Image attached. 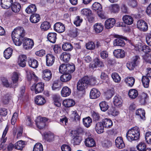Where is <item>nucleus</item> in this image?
I'll return each instance as SVG.
<instances>
[{
    "label": "nucleus",
    "mask_w": 151,
    "mask_h": 151,
    "mask_svg": "<svg viewBox=\"0 0 151 151\" xmlns=\"http://www.w3.org/2000/svg\"><path fill=\"white\" fill-rule=\"evenodd\" d=\"M92 123V120L90 117H88L83 118V123L84 125L87 128L90 127Z\"/></svg>",
    "instance_id": "a19ab883"
},
{
    "label": "nucleus",
    "mask_w": 151,
    "mask_h": 151,
    "mask_svg": "<svg viewBox=\"0 0 151 151\" xmlns=\"http://www.w3.org/2000/svg\"><path fill=\"white\" fill-rule=\"evenodd\" d=\"M1 81L2 84L6 87L14 88V87L12 86V83H11L10 84L8 82V80L4 78H2L1 79Z\"/></svg>",
    "instance_id": "680f3d73"
},
{
    "label": "nucleus",
    "mask_w": 151,
    "mask_h": 151,
    "mask_svg": "<svg viewBox=\"0 0 151 151\" xmlns=\"http://www.w3.org/2000/svg\"><path fill=\"white\" fill-rule=\"evenodd\" d=\"M84 77H87L88 78V85L89 84L93 86L96 83V80L95 78L89 77L87 76H85Z\"/></svg>",
    "instance_id": "bf43d9fd"
},
{
    "label": "nucleus",
    "mask_w": 151,
    "mask_h": 151,
    "mask_svg": "<svg viewBox=\"0 0 151 151\" xmlns=\"http://www.w3.org/2000/svg\"><path fill=\"white\" fill-rule=\"evenodd\" d=\"M42 78L46 81H49L51 78L52 73L50 70L49 69H45L42 72Z\"/></svg>",
    "instance_id": "1a4fd4ad"
},
{
    "label": "nucleus",
    "mask_w": 151,
    "mask_h": 151,
    "mask_svg": "<svg viewBox=\"0 0 151 151\" xmlns=\"http://www.w3.org/2000/svg\"><path fill=\"white\" fill-rule=\"evenodd\" d=\"M122 19L125 23L129 25L132 24L133 22V18L128 15L124 16L122 18Z\"/></svg>",
    "instance_id": "f704fd0d"
},
{
    "label": "nucleus",
    "mask_w": 151,
    "mask_h": 151,
    "mask_svg": "<svg viewBox=\"0 0 151 151\" xmlns=\"http://www.w3.org/2000/svg\"><path fill=\"white\" fill-rule=\"evenodd\" d=\"M101 122L105 128H110L113 125L112 121L109 119L105 118L104 119L102 120Z\"/></svg>",
    "instance_id": "4be33fe9"
},
{
    "label": "nucleus",
    "mask_w": 151,
    "mask_h": 151,
    "mask_svg": "<svg viewBox=\"0 0 151 151\" xmlns=\"http://www.w3.org/2000/svg\"><path fill=\"white\" fill-rule=\"evenodd\" d=\"M116 23V21L114 18H110L106 20L105 22V26L107 29H109L113 27Z\"/></svg>",
    "instance_id": "2eb2a0df"
},
{
    "label": "nucleus",
    "mask_w": 151,
    "mask_h": 151,
    "mask_svg": "<svg viewBox=\"0 0 151 151\" xmlns=\"http://www.w3.org/2000/svg\"><path fill=\"white\" fill-rule=\"evenodd\" d=\"M61 93L63 97H67L71 94V90L67 86L64 87L61 91Z\"/></svg>",
    "instance_id": "393cba45"
},
{
    "label": "nucleus",
    "mask_w": 151,
    "mask_h": 151,
    "mask_svg": "<svg viewBox=\"0 0 151 151\" xmlns=\"http://www.w3.org/2000/svg\"><path fill=\"white\" fill-rule=\"evenodd\" d=\"M49 120L47 118L39 117L37 118L36 123L37 127L42 129L45 126V123Z\"/></svg>",
    "instance_id": "20e7f679"
},
{
    "label": "nucleus",
    "mask_w": 151,
    "mask_h": 151,
    "mask_svg": "<svg viewBox=\"0 0 151 151\" xmlns=\"http://www.w3.org/2000/svg\"><path fill=\"white\" fill-rule=\"evenodd\" d=\"M21 75L18 72H14L12 77V81L11 83L14 88H16L18 86L17 82Z\"/></svg>",
    "instance_id": "6e6552de"
},
{
    "label": "nucleus",
    "mask_w": 151,
    "mask_h": 151,
    "mask_svg": "<svg viewBox=\"0 0 151 151\" xmlns=\"http://www.w3.org/2000/svg\"><path fill=\"white\" fill-rule=\"evenodd\" d=\"M137 26L139 29L143 32L146 31L148 29L147 24L142 20H139L137 21Z\"/></svg>",
    "instance_id": "423d86ee"
},
{
    "label": "nucleus",
    "mask_w": 151,
    "mask_h": 151,
    "mask_svg": "<svg viewBox=\"0 0 151 151\" xmlns=\"http://www.w3.org/2000/svg\"><path fill=\"white\" fill-rule=\"evenodd\" d=\"M71 78V76L70 73H66L61 76L60 80L62 82H66L69 81Z\"/></svg>",
    "instance_id": "58836bf2"
},
{
    "label": "nucleus",
    "mask_w": 151,
    "mask_h": 151,
    "mask_svg": "<svg viewBox=\"0 0 151 151\" xmlns=\"http://www.w3.org/2000/svg\"><path fill=\"white\" fill-rule=\"evenodd\" d=\"M28 62L29 66L34 68H37L39 65L38 61L35 59L30 58L28 59Z\"/></svg>",
    "instance_id": "a878e982"
},
{
    "label": "nucleus",
    "mask_w": 151,
    "mask_h": 151,
    "mask_svg": "<svg viewBox=\"0 0 151 151\" xmlns=\"http://www.w3.org/2000/svg\"><path fill=\"white\" fill-rule=\"evenodd\" d=\"M86 48L88 50H93L95 47V45L94 43L92 41L89 42L86 44Z\"/></svg>",
    "instance_id": "0e129e2a"
},
{
    "label": "nucleus",
    "mask_w": 151,
    "mask_h": 151,
    "mask_svg": "<svg viewBox=\"0 0 151 151\" xmlns=\"http://www.w3.org/2000/svg\"><path fill=\"white\" fill-rule=\"evenodd\" d=\"M111 76L112 78L115 82L118 83L120 82L121 78L117 73H113Z\"/></svg>",
    "instance_id": "864d4df0"
},
{
    "label": "nucleus",
    "mask_w": 151,
    "mask_h": 151,
    "mask_svg": "<svg viewBox=\"0 0 151 151\" xmlns=\"http://www.w3.org/2000/svg\"><path fill=\"white\" fill-rule=\"evenodd\" d=\"M135 81L134 78L132 77H127L125 79V81L128 84V86L132 87L134 84Z\"/></svg>",
    "instance_id": "8fccbe9b"
},
{
    "label": "nucleus",
    "mask_w": 151,
    "mask_h": 151,
    "mask_svg": "<svg viewBox=\"0 0 151 151\" xmlns=\"http://www.w3.org/2000/svg\"><path fill=\"white\" fill-rule=\"evenodd\" d=\"M86 145L88 147H93L96 145V142L93 139L88 137L86 139L85 141Z\"/></svg>",
    "instance_id": "b1692460"
},
{
    "label": "nucleus",
    "mask_w": 151,
    "mask_h": 151,
    "mask_svg": "<svg viewBox=\"0 0 151 151\" xmlns=\"http://www.w3.org/2000/svg\"><path fill=\"white\" fill-rule=\"evenodd\" d=\"M95 129L97 133L99 134L104 132V127L101 122H98L96 124Z\"/></svg>",
    "instance_id": "5701e85b"
},
{
    "label": "nucleus",
    "mask_w": 151,
    "mask_h": 151,
    "mask_svg": "<svg viewBox=\"0 0 151 151\" xmlns=\"http://www.w3.org/2000/svg\"><path fill=\"white\" fill-rule=\"evenodd\" d=\"M33 40L30 39L25 38L24 41L23 47L25 50L31 49L34 45Z\"/></svg>",
    "instance_id": "39448f33"
},
{
    "label": "nucleus",
    "mask_w": 151,
    "mask_h": 151,
    "mask_svg": "<svg viewBox=\"0 0 151 151\" xmlns=\"http://www.w3.org/2000/svg\"><path fill=\"white\" fill-rule=\"evenodd\" d=\"M128 94L131 98L134 99L137 96L138 92L137 90L135 89H132L129 91Z\"/></svg>",
    "instance_id": "a18cd8bd"
},
{
    "label": "nucleus",
    "mask_w": 151,
    "mask_h": 151,
    "mask_svg": "<svg viewBox=\"0 0 151 151\" xmlns=\"http://www.w3.org/2000/svg\"><path fill=\"white\" fill-rule=\"evenodd\" d=\"M120 9L119 5L114 4L112 5L110 7V10L111 12L116 13L118 12Z\"/></svg>",
    "instance_id": "603ef678"
},
{
    "label": "nucleus",
    "mask_w": 151,
    "mask_h": 151,
    "mask_svg": "<svg viewBox=\"0 0 151 151\" xmlns=\"http://www.w3.org/2000/svg\"><path fill=\"white\" fill-rule=\"evenodd\" d=\"M115 143L116 147L119 149L122 148L125 146V145L121 137H118L115 140Z\"/></svg>",
    "instance_id": "412c9836"
},
{
    "label": "nucleus",
    "mask_w": 151,
    "mask_h": 151,
    "mask_svg": "<svg viewBox=\"0 0 151 151\" xmlns=\"http://www.w3.org/2000/svg\"><path fill=\"white\" fill-rule=\"evenodd\" d=\"M46 65L47 66H52L54 63L55 57L51 53L47 54L46 56Z\"/></svg>",
    "instance_id": "9d476101"
},
{
    "label": "nucleus",
    "mask_w": 151,
    "mask_h": 151,
    "mask_svg": "<svg viewBox=\"0 0 151 151\" xmlns=\"http://www.w3.org/2000/svg\"><path fill=\"white\" fill-rule=\"evenodd\" d=\"M26 62L27 57L25 55H21L19 56L18 62L20 66L24 67L26 65Z\"/></svg>",
    "instance_id": "dca6fc26"
},
{
    "label": "nucleus",
    "mask_w": 151,
    "mask_h": 151,
    "mask_svg": "<svg viewBox=\"0 0 151 151\" xmlns=\"http://www.w3.org/2000/svg\"><path fill=\"white\" fill-rule=\"evenodd\" d=\"M113 102L115 106L119 107L122 105L123 100L120 96L116 95L113 98Z\"/></svg>",
    "instance_id": "4468645a"
},
{
    "label": "nucleus",
    "mask_w": 151,
    "mask_h": 151,
    "mask_svg": "<svg viewBox=\"0 0 151 151\" xmlns=\"http://www.w3.org/2000/svg\"><path fill=\"white\" fill-rule=\"evenodd\" d=\"M37 10L36 6L34 4H31L28 6L25 9L26 12L28 14L35 13Z\"/></svg>",
    "instance_id": "7c9ffc66"
},
{
    "label": "nucleus",
    "mask_w": 151,
    "mask_h": 151,
    "mask_svg": "<svg viewBox=\"0 0 151 151\" xmlns=\"http://www.w3.org/2000/svg\"><path fill=\"white\" fill-rule=\"evenodd\" d=\"M113 53L115 57L117 58H122L125 56V52L122 50H115L113 52Z\"/></svg>",
    "instance_id": "6ab92c4d"
},
{
    "label": "nucleus",
    "mask_w": 151,
    "mask_h": 151,
    "mask_svg": "<svg viewBox=\"0 0 151 151\" xmlns=\"http://www.w3.org/2000/svg\"><path fill=\"white\" fill-rule=\"evenodd\" d=\"M59 70L60 73L61 74L67 72L66 64H62L59 67Z\"/></svg>",
    "instance_id": "69168bd1"
},
{
    "label": "nucleus",
    "mask_w": 151,
    "mask_h": 151,
    "mask_svg": "<svg viewBox=\"0 0 151 151\" xmlns=\"http://www.w3.org/2000/svg\"><path fill=\"white\" fill-rule=\"evenodd\" d=\"M83 21V19L80 16L76 17L74 19L73 23L76 26L78 27L80 25Z\"/></svg>",
    "instance_id": "5fc2aeb1"
},
{
    "label": "nucleus",
    "mask_w": 151,
    "mask_h": 151,
    "mask_svg": "<svg viewBox=\"0 0 151 151\" xmlns=\"http://www.w3.org/2000/svg\"><path fill=\"white\" fill-rule=\"evenodd\" d=\"M12 52L13 50L11 48L8 47L6 48L4 52V57L6 59H9L12 56Z\"/></svg>",
    "instance_id": "e433bc0d"
},
{
    "label": "nucleus",
    "mask_w": 151,
    "mask_h": 151,
    "mask_svg": "<svg viewBox=\"0 0 151 151\" xmlns=\"http://www.w3.org/2000/svg\"><path fill=\"white\" fill-rule=\"evenodd\" d=\"M104 29V26L101 23H97L93 25V29L96 33L101 32Z\"/></svg>",
    "instance_id": "cd10ccee"
},
{
    "label": "nucleus",
    "mask_w": 151,
    "mask_h": 151,
    "mask_svg": "<svg viewBox=\"0 0 151 151\" xmlns=\"http://www.w3.org/2000/svg\"><path fill=\"white\" fill-rule=\"evenodd\" d=\"M91 11L89 9H83L81 12V14L87 17H90L91 14Z\"/></svg>",
    "instance_id": "49530a36"
},
{
    "label": "nucleus",
    "mask_w": 151,
    "mask_h": 151,
    "mask_svg": "<svg viewBox=\"0 0 151 151\" xmlns=\"http://www.w3.org/2000/svg\"><path fill=\"white\" fill-rule=\"evenodd\" d=\"M137 149L140 151H144L146 148L145 144L143 142H141L137 145Z\"/></svg>",
    "instance_id": "052dcab7"
},
{
    "label": "nucleus",
    "mask_w": 151,
    "mask_h": 151,
    "mask_svg": "<svg viewBox=\"0 0 151 151\" xmlns=\"http://www.w3.org/2000/svg\"><path fill=\"white\" fill-rule=\"evenodd\" d=\"M145 139L147 143L151 144V132H148L146 133Z\"/></svg>",
    "instance_id": "338daca9"
},
{
    "label": "nucleus",
    "mask_w": 151,
    "mask_h": 151,
    "mask_svg": "<svg viewBox=\"0 0 151 151\" xmlns=\"http://www.w3.org/2000/svg\"><path fill=\"white\" fill-rule=\"evenodd\" d=\"M57 34L54 32H50L48 33L47 37L48 40L52 43L55 42L56 39Z\"/></svg>",
    "instance_id": "c756f323"
},
{
    "label": "nucleus",
    "mask_w": 151,
    "mask_h": 151,
    "mask_svg": "<svg viewBox=\"0 0 151 151\" xmlns=\"http://www.w3.org/2000/svg\"><path fill=\"white\" fill-rule=\"evenodd\" d=\"M11 7L12 11L15 13L18 12L21 8L20 4L16 2L13 3Z\"/></svg>",
    "instance_id": "c9c22d12"
},
{
    "label": "nucleus",
    "mask_w": 151,
    "mask_h": 151,
    "mask_svg": "<svg viewBox=\"0 0 151 151\" xmlns=\"http://www.w3.org/2000/svg\"><path fill=\"white\" fill-rule=\"evenodd\" d=\"M70 54L66 52H63L60 56V59L65 62H68L70 59Z\"/></svg>",
    "instance_id": "72a5a7b5"
},
{
    "label": "nucleus",
    "mask_w": 151,
    "mask_h": 151,
    "mask_svg": "<svg viewBox=\"0 0 151 151\" xmlns=\"http://www.w3.org/2000/svg\"><path fill=\"white\" fill-rule=\"evenodd\" d=\"M114 91L112 89H109L107 90L105 93V96L107 99H110L113 96Z\"/></svg>",
    "instance_id": "774afa93"
},
{
    "label": "nucleus",
    "mask_w": 151,
    "mask_h": 151,
    "mask_svg": "<svg viewBox=\"0 0 151 151\" xmlns=\"http://www.w3.org/2000/svg\"><path fill=\"white\" fill-rule=\"evenodd\" d=\"M71 136L73 137H74L73 138L74 145H79L82 140V137L78 134H75V136H74V134H71Z\"/></svg>",
    "instance_id": "c85d7f7f"
},
{
    "label": "nucleus",
    "mask_w": 151,
    "mask_h": 151,
    "mask_svg": "<svg viewBox=\"0 0 151 151\" xmlns=\"http://www.w3.org/2000/svg\"><path fill=\"white\" fill-rule=\"evenodd\" d=\"M142 81L144 86L145 88L148 87L150 80L147 76H143L142 79Z\"/></svg>",
    "instance_id": "de8ad7c7"
},
{
    "label": "nucleus",
    "mask_w": 151,
    "mask_h": 151,
    "mask_svg": "<svg viewBox=\"0 0 151 151\" xmlns=\"http://www.w3.org/2000/svg\"><path fill=\"white\" fill-rule=\"evenodd\" d=\"M14 43L16 46H19L22 43L23 38L12 37Z\"/></svg>",
    "instance_id": "13d9d810"
},
{
    "label": "nucleus",
    "mask_w": 151,
    "mask_h": 151,
    "mask_svg": "<svg viewBox=\"0 0 151 151\" xmlns=\"http://www.w3.org/2000/svg\"><path fill=\"white\" fill-rule=\"evenodd\" d=\"M25 34V31L23 28L18 27L15 28L12 34V37L23 38Z\"/></svg>",
    "instance_id": "f03ea898"
},
{
    "label": "nucleus",
    "mask_w": 151,
    "mask_h": 151,
    "mask_svg": "<svg viewBox=\"0 0 151 151\" xmlns=\"http://www.w3.org/2000/svg\"><path fill=\"white\" fill-rule=\"evenodd\" d=\"M50 27V23L47 21H44L41 24L40 28L42 31H47Z\"/></svg>",
    "instance_id": "ea45409f"
},
{
    "label": "nucleus",
    "mask_w": 151,
    "mask_h": 151,
    "mask_svg": "<svg viewBox=\"0 0 151 151\" xmlns=\"http://www.w3.org/2000/svg\"><path fill=\"white\" fill-rule=\"evenodd\" d=\"M40 17L39 14H35L31 16L30 18V22L33 23H36L40 20Z\"/></svg>",
    "instance_id": "473e14b6"
},
{
    "label": "nucleus",
    "mask_w": 151,
    "mask_h": 151,
    "mask_svg": "<svg viewBox=\"0 0 151 151\" xmlns=\"http://www.w3.org/2000/svg\"><path fill=\"white\" fill-rule=\"evenodd\" d=\"M67 72L71 73L73 72L75 70V66L74 65L66 64Z\"/></svg>",
    "instance_id": "e2e57ef3"
},
{
    "label": "nucleus",
    "mask_w": 151,
    "mask_h": 151,
    "mask_svg": "<svg viewBox=\"0 0 151 151\" xmlns=\"http://www.w3.org/2000/svg\"><path fill=\"white\" fill-rule=\"evenodd\" d=\"M140 130L138 127H135L128 130L126 134V137L129 141L138 140L139 137Z\"/></svg>",
    "instance_id": "f257e3e1"
},
{
    "label": "nucleus",
    "mask_w": 151,
    "mask_h": 151,
    "mask_svg": "<svg viewBox=\"0 0 151 151\" xmlns=\"http://www.w3.org/2000/svg\"><path fill=\"white\" fill-rule=\"evenodd\" d=\"M99 106L101 110L103 111H106L109 107L107 103L105 101L101 102L99 104Z\"/></svg>",
    "instance_id": "c03bdc74"
},
{
    "label": "nucleus",
    "mask_w": 151,
    "mask_h": 151,
    "mask_svg": "<svg viewBox=\"0 0 151 151\" xmlns=\"http://www.w3.org/2000/svg\"><path fill=\"white\" fill-rule=\"evenodd\" d=\"M44 139L47 142H50L54 140L55 135L50 132H45L44 133Z\"/></svg>",
    "instance_id": "ddd939ff"
},
{
    "label": "nucleus",
    "mask_w": 151,
    "mask_h": 151,
    "mask_svg": "<svg viewBox=\"0 0 151 151\" xmlns=\"http://www.w3.org/2000/svg\"><path fill=\"white\" fill-rule=\"evenodd\" d=\"M53 103L57 107H60L61 106L60 97L56 95L53 96Z\"/></svg>",
    "instance_id": "3c124183"
},
{
    "label": "nucleus",
    "mask_w": 151,
    "mask_h": 151,
    "mask_svg": "<svg viewBox=\"0 0 151 151\" xmlns=\"http://www.w3.org/2000/svg\"><path fill=\"white\" fill-rule=\"evenodd\" d=\"M88 78L87 77H83L77 83V89L79 91H83L87 87L88 83Z\"/></svg>",
    "instance_id": "7ed1b4c3"
},
{
    "label": "nucleus",
    "mask_w": 151,
    "mask_h": 151,
    "mask_svg": "<svg viewBox=\"0 0 151 151\" xmlns=\"http://www.w3.org/2000/svg\"><path fill=\"white\" fill-rule=\"evenodd\" d=\"M44 84L42 83H39L37 84L33 85L31 87L32 91L35 90L36 94L41 92L44 89Z\"/></svg>",
    "instance_id": "0eeeda50"
},
{
    "label": "nucleus",
    "mask_w": 151,
    "mask_h": 151,
    "mask_svg": "<svg viewBox=\"0 0 151 151\" xmlns=\"http://www.w3.org/2000/svg\"><path fill=\"white\" fill-rule=\"evenodd\" d=\"M1 6L3 9L10 8L13 3V0H1Z\"/></svg>",
    "instance_id": "f8f14e48"
},
{
    "label": "nucleus",
    "mask_w": 151,
    "mask_h": 151,
    "mask_svg": "<svg viewBox=\"0 0 151 151\" xmlns=\"http://www.w3.org/2000/svg\"><path fill=\"white\" fill-rule=\"evenodd\" d=\"M35 103L38 105H44L46 102V100L43 97L41 96H37L35 98Z\"/></svg>",
    "instance_id": "aec40b11"
},
{
    "label": "nucleus",
    "mask_w": 151,
    "mask_h": 151,
    "mask_svg": "<svg viewBox=\"0 0 151 151\" xmlns=\"http://www.w3.org/2000/svg\"><path fill=\"white\" fill-rule=\"evenodd\" d=\"M135 114L138 118L143 120L145 119V112L144 109H138L136 110Z\"/></svg>",
    "instance_id": "a211bd4d"
},
{
    "label": "nucleus",
    "mask_w": 151,
    "mask_h": 151,
    "mask_svg": "<svg viewBox=\"0 0 151 151\" xmlns=\"http://www.w3.org/2000/svg\"><path fill=\"white\" fill-rule=\"evenodd\" d=\"M27 77L29 79H33L35 80L38 79V77L35 75L34 72L30 71L28 70H26Z\"/></svg>",
    "instance_id": "09e8293b"
},
{
    "label": "nucleus",
    "mask_w": 151,
    "mask_h": 151,
    "mask_svg": "<svg viewBox=\"0 0 151 151\" xmlns=\"http://www.w3.org/2000/svg\"><path fill=\"white\" fill-rule=\"evenodd\" d=\"M62 48L64 51H70L73 49V46L70 43L67 42L62 45Z\"/></svg>",
    "instance_id": "4c0bfd02"
},
{
    "label": "nucleus",
    "mask_w": 151,
    "mask_h": 151,
    "mask_svg": "<svg viewBox=\"0 0 151 151\" xmlns=\"http://www.w3.org/2000/svg\"><path fill=\"white\" fill-rule=\"evenodd\" d=\"M100 93L99 91L95 88H93L91 90L90 94V97L91 99H96L100 96Z\"/></svg>",
    "instance_id": "f3484780"
},
{
    "label": "nucleus",
    "mask_w": 151,
    "mask_h": 151,
    "mask_svg": "<svg viewBox=\"0 0 151 151\" xmlns=\"http://www.w3.org/2000/svg\"><path fill=\"white\" fill-rule=\"evenodd\" d=\"M92 9L95 11H97V12H101L102 10L101 5L99 3L95 2L92 6Z\"/></svg>",
    "instance_id": "37998d69"
},
{
    "label": "nucleus",
    "mask_w": 151,
    "mask_h": 151,
    "mask_svg": "<svg viewBox=\"0 0 151 151\" xmlns=\"http://www.w3.org/2000/svg\"><path fill=\"white\" fill-rule=\"evenodd\" d=\"M54 30L58 33H62L65 30V27L64 25L61 22H57L54 26Z\"/></svg>",
    "instance_id": "9b49d317"
},
{
    "label": "nucleus",
    "mask_w": 151,
    "mask_h": 151,
    "mask_svg": "<svg viewBox=\"0 0 151 151\" xmlns=\"http://www.w3.org/2000/svg\"><path fill=\"white\" fill-rule=\"evenodd\" d=\"M75 104V101L71 99H65L63 101V104L66 107H70L74 106Z\"/></svg>",
    "instance_id": "bb28decb"
},
{
    "label": "nucleus",
    "mask_w": 151,
    "mask_h": 151,
    "mask_svg": "<svg viewBox=\"0 0 151 151\" xmlns=\"http://www.w3.org/2000/svg\"><path fill=\"white\" fill-rule=\"evenodd\" d=\"M24 146V142L21 140L18 141L15 144L14 147L16 149L22 150Z\"/></svg>",
    "instance_id": "79ce46f5"
},
{
    "label": "nucleus",
    "mask_w": 151,
    "mask_h": 151,
    "mask_svg": "<svg viewBox=\"0 0 151 151\" xmlns=\"http://www.w3.org/2000/svg\"><path fill=\"white\" fill-rule=\"evenodd\" d=\"M113 45L114 46H124L125 43L123 40L121 38H118L115 39L113 41Z\"/></svg>",
    "instance_id": "2f4dec72"
},
{
    "label": "nucleus",
    "mask_w": 151,
    "mask_h": 151,
    "mask_svg": "<svg viewBox=\"0 0 151 151\" xmlns=\"http://www.w3.org/2000/svg\"><path fill=\"white\" fill-rule=\"evenodd\" d=\"M84 132V129L82 127L79 126L77 129L76 131H72L71 132V134H74V136L75 134L79 135V134H82Z\"/></svg>",
    "instance_id": "4d7b16f0"
},
{
    "label": "nucleus",
    "mask_w": 151,
    "mask_h": 151,
    "mask_svg": "<svg viewBox=\"0 0 151 151\" xmlns=\"http://www.w3.org/2000/svg\"><path fill=\"white\" fill-rule=\"evenodd\" d=\"M42 145L40 143H37L34 145L33 151H43Z\"/></svg>",
    "instance_id": "6e6d98bb"
}]
</instances>
